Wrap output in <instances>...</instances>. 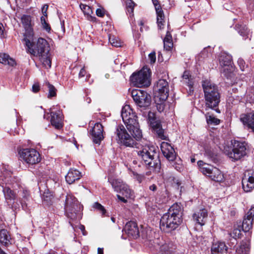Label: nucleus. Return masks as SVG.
<instances>
[{"label": "nucleus", "mask_w": 254, "mask_h": 254, "mask_svg": "<svg viewBox=\"0 0 254 254\" xmlns=\"http://www.w3.org/2000/svg\"><path fill=\"white\" fill-rule=\"evenodd\" d=\"M51 123L57 129H60L63 126V115L61 111H50Z\"/></svg>", "instance_id": "obj_22"}, {"label": "nucleus", "mask_w": 254, "mask_h": 254, "mask_svg": "<svg viewBox=\"0 0 254 254\" xmlns=\"http://www.w3.org/2000/svg\"><path fill=\"white\" fill-rule=\"evenodd\" d=\"M81 177V173L76 169H71L65 176V180L68 184H72Z\"/></svg>", "instance_id": "obj_28"}, {"label": "nucleus", "mask_w": 254, "mask_h": 254, "mask_svg": "<svg viewBox=\"0 0 254 254\" xmlns=\"http://www.w3.org/2000/svg\"><path fill=\"white\" fill-rule=\"evenodd\" d=\"M93 207L98 210L102 215H104L106 212L104 207L98 202L93 204Z\"/></svg>", "instance_id": "obj_45"}, {"label": "nucleus", "mask_w": 254, "mask_h": 254, "mask_svg": "<svg viewBox=\"0 0 254 254\" xmlns=\"http://www.w3.org/2000/svg\"><path fill=\"white\" fill-rule=\"evenodd\" d=\"M172 41V37L170 32L167 31L166 34V36L164 38L163 41Z\"/></svg>", "instance_id": "obj_55"}, {"label": "nucleus", "mask_w": 254, "mask_h": 254, "mask_svg": "<svg viewBox=\"0 0 254 254\" xmlns=\"http://www.w3.org/2000/svg\"><path fill=\"white\" fill-rule=\"evenodd\" d=\"M148 59L150 61V63L153 64L156 62V53L155 52H152L148 55Z\"/></svg>", "instance_id": "obj_50"}, {"label": "nucleus", "mask_w": 254, "mask_h": 254, "mask_svg": "<svg viewBox=\"0 0 254 254\" xmlns=\"http://www.w3.org/2000/svg\"><path fill=\"white\" fill-rule=\"evenodd\" d=\"M29 198V192L27 190H23V198L24 199L23 201L28 200Z\"/></svg>", "instance_id": "obj_53"}, {"label": "nucleus", "mask_w": 254, "mask_h": 254, "mask_svg": "<svg viewBox=\"0 0 254 254\" xmlns=\"http://www.w3.org/2000/svg\"><path fill=\"white\" fill-rule=\"evenodd\" d=\"M212 254H227V247L224 242H217L212 244Z\"/></svg>", "instance_id": "obj_27"}, {"label": "nucleus", "mask_w": 254, "mask_h": 254, "mask_svg": "<svg viewBox=\"0 0 254 254\" xmlns=\"http://www.w3.org/2000/svg\"><path fill=\"white\" fill-rule=\"evenodd\" d=\"M135 151L137 154V159L141 162H143L153 171H160L161 162L154 147L148 145L142 146Z\"/></svg>", "instance_id": "obj_3"}, {"label": "nucleus", "mask_w": 254, "mask_h": 254, "mask_svg": "<svg viewBox=\"0 0 254 254\" xmlns=\"http://www.w3.org/2000/svg\"><path fill=\"white\" fill-rule=\"evenodd\" d=\"M173 244L165 243L160 247V254H173Z\"/></svg>", "instance_id": "obj_36"}, {"label": "nucleus", "mask_w": 254, "mask_h": 254, "mask_svg": "<svg viewBox=\"0 0 254 254\" xmlns=\"http://www.w3.org/2000/svg\"><path fill=\"white\" fill-rule=\"evenodd\" d=\"M116 140L119 144L126 147H132L135 144V138L122 125H119L117 127L116 131Z\"/></svg>", "instance_id": "obj_9"}, {"label": "nucleus", "mask_w": 254, "mask_h": 254, "mask_svg": "<svg viewBox=\"0 0 254 254\" xmlns=\"http://www.w3.org/2000/svg\"><path fill=\"white\" fill-rule=\"evenodd\" d=\"M16 178L12 176V173L7 170H4L0 175V186L2 188V191L7 204L12 209H16L18 204L16 200V193L10 188L13 186Z\"/></svg>", "instance_id": "obj_2"}, {"label": "nucleus", "mask_w": 254, "mask_h": 254, "mask_svg": "<svg viewBox=\"0 0 254 254\" xmlns=\"http://www.w3.org/2000/svg\"><path fill=\"white\" fill-rule=\"evenodd\" d=\"M156 11L157 13V21L158 24V26L160 29H162L164 28V15L163 11L161 8H159V6L157 7L156 6Z\"/></svg>", "instance_id": "obj_30"}, {"label": "nucleus", "mask_w": 254, "mask_h": 254, "mask_svg": "<svg viewBox=\"0 0 254 254\" xmlns=\"http://www.w3.org/2000/svg\"><path fill=\"white\" fill-rule=\"evenodd\" d=\"M149 190L153 191H155L157 190V186L153 184L149 187Z\"/></svg>", "instance_id": "obj_64"}, {"label": "nucleus", "mask_w": 254, "mask_h": 254, "mask_svg": "<svg viewBox=\"0 0 254 254\" xmlns=\"http://www.w3.org/2000/svg\"><path fill=\"white\" fill-rule=\"evenodd\" d=\"M182 215L183 209L180 204H173L161 218V230L166 233H170L176 229L182 222Z\"/></svg>", "instance_id": "obj_1"}, {"label": "nucleus", "mask_w": 254, "mask_h": 254, "mask_svg": "<svg viewBox=\"0 0 254 254\" xmlns=\"http://www.w3.org/2000/svg\"><path fill=\"white\" fill-rule=\"evenodd\" d=\"M242 184L243 189L246 192H250L254 188V171L250 170L245 172Z\"/></svg>", "instance_id": "obj_17"}, {"label": "nucleus", "mask_w": 254, "mask_h": 254, "mask_svg": "<svg viewBox=\"0 0 254 254\" xmlns=\"http://www.w3.org/2000/svg\"><path fill=\"white\" fill-rule=\"evenodd\" d=\"M238 64L239 65V66L241 68V69L242 71H244L245 69V62L242 59H239L238 60Z\"/></svg>", "instance_id": "obj_51"}, {"label": "nucleus", "mask_w": 254, "mask_h": 254, "mask_svg": "<svg viewBox=\"0 0 254 254\" xmlns=\"http://www.w3.org/2000/svg\"><path fill=\"white\" fill-rule=\"evenodd\" d=\"M138 24L140 27V31L142 32L144 30H147L148 27L145 26V21L143 19H140L138 21Z\"/></svg>", "instance_id": "obj_49"}, {"label": "nucleus", "mask_w": 254, "mask_h": 254, "mask_svg": "<svg viewBox=\"0 0 254 254\" xmlns=\"http://www.w3.org/2000/svg\"><path fill=\"white\" fill-rule=\"evenodd\" d=\"M134 6L135 3L132 0H127L126 3V8L134 7Z\"/></svg>", "instance_id": "obj_56"}, {"label": "nucleus", "mask_w": 254, "mask_h": 254, "mask_svg": "<svg viewBox=\"0 0 254 254\" xmlns=\"http://www.w3.org/2000/svg\"><path fill=\"white\" fill-rule=\"evenodd\" d=\"M47 16H41V22L43 28L46 30L47 31L49 32L51 30V27L49 24L46 22V17Z\"/></svg>", "instance_id": "obj_46"}, {"label": "nucleus", "mask_w": 254, "mask_h": 254, "mask_svg": "<svg viewBox=\"0 0 254 254\" xmlns=\"http://www.w3.org/2000/svg\"><path fill=\"white\" fill-rule=\"evenodd\" d=\"M236 30L244 39L249 37V31L244 24H237L235 26Z\"/></svg>", "instance_id": "obj_32"}, {"label": "nucleus", "mask_w": 254, "mask_h": 254, "mask_svg": "<svg viewBox=\"0 0 254 254\" xmlns=\"http://www.w3.org/2000/svg\"><path fill=\"white\" fill-rule=\"evenodd\" d=\"M161 149L163 155L170 161H174L176 157L173 147L168 143L163 142L161 144Z\"/></svg>", "instance_id": "obj_21"}, {"label": "nucleus", "mask_w": 254, "mask_h": 254, "mask_svg": "<svg viewBox=\"0 0 254 254\" xmlns=\"http://www.w3.org/2000/svg\"><path fill=\"white\" fill-rule=\"evenodd\" d=\"M96 15L99 17H103L104 15V11L101 8H98L96 11Z\"/></svg>", "instance_id": "obj_58"}, {"label": "nucleus", "mask_w": 254, "mask_h": 254, "mask_svg": "<svg viewBox=\"0 0 254 254\" xmlns=\"http://www.w3.org/2000/svg\"><path fill=\"white\" fill-rule=\"evenodd\" d=\"M132 174L133 179L139 183H141L145 179L144 175L138 174L134 171H132Z\"/></svg>", "instance_id": "obj_44"}, {"label": "nucleus", "mask_w": 254, "mask_h": 254, "mask_svg": "<svg viewBox=\"0 0 254 254\" xmlns=\"http://www.w3.org/2000/svg\"><path fill=\"white\" fill-rule=\"evenodd\" d=\"M150 70L143 67L137 73H134L130 77V81L134 86L138 87H147L150 84Z\"/></svg>", "instance_id": "obj_8"}, {"label": "nucleus", "mask_w": 254, "mask_h": 254, "mask_svg": "<svg viewBox=\"0 0 254 254\" xmlns=\"http://www.w3.org/2000/svg\"><path fill=\"white\" fill-rule=\"evenodd\" d=\"M208 212L207 210L205 209H201L196 211L193 214V219L198 224L203 226L205 224L207 218Z\"/></svg>", "instance_id": "obj_23"}, {"label": "nucleus", "mask_w": 254, "mask_h": 254, "mask_svg": "<svg viewBox=\"0 0 254 254\" xmlns=\"http://www.w3.org/2000/svg\"><path fill=\"white\" fill-rule=\"evenodd\" d=\"M48 8V5L47 4H45L43 5L42 9V12L43 14V16H47V11Z\"/></svg>", "instance_id": "obj_57"}, {"label": "nucleus", "mask_w": 254, "mask_h": 254, "mask_svg": "<svg viewBox=\"0 0 254 254\" xmlns=\"http://www.w3.org/2000/svg\"><path fill=\"white\" fill-rule=\"evenodd\" d=\"M108 182L111 185L115 191L121 193L127 198L130 197L132 195V190L129 189L128 186L121 180L109 177Z\"/></svg>", "instance_id": "obj_13"}, {"label": "nucleus", "mask_w": 254, "mask_h": 254, "mask_svg": "<svg viewBox=\"0 0 254 254\" xmlns=\"http://www.w3.org/2000/svg\"><path fill=\"white\" fill-rule=\"evenodd\" d=\"M254 216V207H252L247 213V218L250 219H253V217Z\"/></svg>", "instance_id": "obj_52"}, {"label": "nucleus", "mask_w": 254, "mask_h": 254, "mask_svg": "<svg viewBox=\"0 0 254 254\" xmlns=\"http://www.w3.org/2000/svg\"><path fill=\"white\" fill-rule=\"evenodd\" d=\"M0 63L3 64L9 65L11 66H14L16 64L15 61L10 58L9 55L2 53L0 54Z\"/></svg>", "instance_id": "obj_31"}, {"label": "nucleus", "mask_w": 254, "mask_h": 254, "mask_svg": "<svg viewBox=\"0 0 254 254\" xmlns=\"http://www.w3.org/2000/svg\"><path fill=\"white\" fill-rule=\"evenodd\" d=\"M109 41L113 46L119 47L122 44L121 41L116 38L109 37Z\"/></svg>", "instance_id": "obj_47"}, {"label": "nucleus", "mask_w": 254, "mask_h": 254, "mask_svg": "<svg viewBox=\"0 0 254 254\" xmlns=\"http://www.w3.org/2000/svg\"><path fill=\"white\" fill-rule=\"evenodd\" d=\"M40 62L42 63L43 66L46 68H50L51 67V60L49 53L45 54L39 56Z\"/></svg>", "instance_id": "obj_33"}, {"label": "nucleus", "mask_w": 254, "mask_h": 254, "mask_svg": "<svg viewBox=\"0 0 254 254\" xmlns=\"http://www.w3.org/2000/svg\"><path fill=\"white\" fill-rule=\"evenodd\" d=\"M127 13H128L130 15H133L134 7H130V8H126Z\"/></svg>", "instance_id": "obj_63"}, {"label": "nucleus", "mask_w": 254, "mask_h": 254, "mask_svg": "<svg viewBox=\"0 0 254 254\" xmlns=\"http://www.w3.org/2000/svg\"><path fill=\"white\" fill-rule=\"evenodd\" d=\"M18 153L21 160L29 165H34L41 160L40 154L33 148H23L20 149Z\"/></svg>", "instance_id": "obj_12"}, {"label": "nucleus", "mask_w": 254, "mask_h": 254, "mask_svg": "<svg viewBox=\"0 0 254 254\" xmlns=\"http://www.w3.org/2000/svg\"><path fill=\"white\" fill-rule=\"evenodd\" d=\"M158 91L157 97L162 102L166 101L169 96V85L168 82L163 79H159L156 84Z\"/></svg>", "instance_id": "obj_16"}, {"label": "nucleus", "mask_w": 254, "mask_h": 254, "mask_svg": "<svg viewBox=\"0 0 254 254\" xmlns=\"http://www.w3.org/2000/svg\"><path fill=\"white\" fill-rule=\"evenodd\" d=\"M91 133L93 141L99 144L104 138L103 126L99 123H96L93 127Z\"/></svg>", "instance_id": "obj_18"}, {"label": "nucleus", "mask_w": 254, "mask_h": 254, "mask_svg": "<svg viewBox=\"0 0 254 254\" xmlns=\"http://www.w3.org/2000/svg\"><path fill=\"white\" fill-rule=\"evenodd\" d=\"M181 82L189 87L188 93L190 94L193 91V78L188 71H185L183 75Z\"/></svg>", "instance_id": "obj_24"}, {"label": "nucleus", "mask_w": 254, "mask_h": 254, "mask_svg": "<svg viewBox=\"0 0 254 254\" xmlns=\"http://www.w3.org/2000/svg\"><path fill=\"white\" fill-rule=\"evenodd\" d=\"M25 42L27 52L34 56L39 57L49 53V47L47 41L39 38L37 41H34V37L23 40Z\"/></svg>", "instance_id": "obj_6"}, {"label": "nucleus", "mask_w": 254, "mask_h": 254, "mask_svg": "<svg viewBox=\"0 0 254 254\" xmlns=\"http://www.w3.org/2000/svg\"><path fill=\"white\" fill-rule=\"evenodd\" d=\"M40 90V86L39 83H35L32 86V91L34 93H37Z\"/></svg>", "instance_id": "obj_54"}, {"label": "nucleus", "mask_w": 254, "mask_h": 254, "mask_svg": "<svg viewBox=\"0 0 254 254\" xmlns=\"http://www.w3.org/2000/svg\"><path fill=\"white\" fill-rule=\"evenodd\" d=\"M121 116L128 131L136 140L141 138L142 132L139 127L137 117L129 105H126L123 107Z\"/></svg>", "instance_id": "obj_5"}, {"label": "nucleus", "mask_w": 254, "mask_h": 254, "mask_svg": "<svg viewBox=\"0 0 254 254\" xmlns=\"http://www.w3.org/2000/svg\"><path fill=\"white\" fill-rule=\"evenodd\" d=\"M131 95L137 106L145 109L150 106L151 97L146 91L140 89H133Z\"/></svg>", "instance_id": "obj_10"}, {"label": "nucleus", "mask_w": 254, "mask_h": 254, "mask_svg": "<svg viewBox=\"0 0 254 254\" xmlns=\"http://www.w3.org/2000/svg\"><path fill=\"white\" fill-rule=\"evenodd\" d=\"M224 75L227 77L228 80H230V82H227L229 84H234L236 83V80L235 79V75L233 72L227 73L225 70L224 72Z\"/></svg>", "instance_id": "obj_43"}, {"label": "nucleus", "mask_w": 254, "mask_h": 254, "mask_svg": "<svg viewBox=\"0 0 254 254\" xmlns=\"http://www.w3.org/2000/svg\"><path fill=\"white\" fill-rule=\"evenodd\" d=\"M4 28L1 23H0V36H3Z\"/></svg>", "instance_id": "obj_61"}, {"label": "nucleus", "mask_w": 254, "mask_h": 254, "mask_svg": "<svg viewBox=\"0 0 254 254\" xmlns=\"http://www.w3.org/2000/svg\"><path fill=\"white\" fill-rule=\"evenodd\" d=\"M253 220V219L245 217L242 226L243 231L246 232H248L252 228Z\"/></svg>", "instance_id": "obj_39"}, {"label": "nucleus", "mask_w": 254, "mask_h": 254, "mask_svg": "<svg viewBox=\"0 0 254 254\" xmlns=\"http://www.w3.org/2000/svg\"><path fill=\"white\" fill-rule=\"evenodd\" d=\"M117 196L118 198L121 201H122L124 203H126L127 202V200L126 199H125L124 197L121 196L119 194H117Z\"/></svg>", "instance_id": "obj_62"}, {"label": "nucleus", "mask_w": 254, "mask_h": 254, "mask_svg": "<svg viewBox=\"0 0 254 254\" xmlns=\"http://www.w3.org/2000/svg\"><path fill=\"white\" fill-rule=\"evenodd\" d=\"M250 250L249 244L243 242L239 248L237 249L236 253L237 254H249Z\"/></svg>", "instance_id": "obj_37"}, {"label": "nucleus", "mask_w": 254, "mask_h": 254, "mask_svg": "<svg viewBox=\"0 0 254 254\" xmlns=\"http://www.w3.org/2000/svg\"><path fill=\"white\" fill-rule=\"evenodd\" d=\"M31 16L27 15H23L21 18V23L25 29L24 39H30L34 37L33 25L32 24Z\"/></svg>", "instance_id": "obj_15"}, {"label": "nucleus", "mask_w": 254, "mask_h": 254, "mask_svg": "<svg viewBox=\"0 0 254 254\" xmlns=\"http://www.w3.org/2000/svg\"><path fill=\"white\" fill-rule=\"evenodd\" d=\"M202 86L204 94L205 107L220 113V110L216 108L220 102V94L217 86L208 80L203 81Z\"/></svg>", "instance_id": "obj_4"}, {"label": "nucleus", "mask_w": 254, "mask_h": 254, "mask_svg": "<svg viewBox=\"0 0 254 254\" xmlns=\"http://www.w3.org/2000/svg\"><path fill=\"white\" fill-rule=\"evenodd\" d=\"M241 228V225L238 226L234 225L233 231L229 233L230 237L235 239L240 238L242 235Z\"/></svg>", "instance_id": "obj_41"}, {"label": "nucleus", "mask_w": 254, "mask_h": 254, "mask_svg": "<svg viewBox=\"0 0 254 254\" xmlns=\"http://www.w3.org/2000/svg\"><path fill=\"white\" fill-rule=\"evenodd\" d=\"M44 86L48 89V98H50L56 96L57 89L53 85L48 82H46L44 83Z\"/></svg>", "instance_id": "obj_40"}, {"label": "nucleus", "mask_w": 254, "mask_h": 254, "mask_svg": "<svg viewBox=\"0 0 254 254\" xmlns=\"http://www.w3.org/2000/svg\"><path fill=\"white\" fill-rule=\"evenodd\" d=\"M0 244L2 246L8 247L12 244V239L9 232L4 229L0 230Z\"/></svg>", "instance_id": "obj_26"}, {"label": "nucleus", "mask_w": 254, "mask_h": 254, "mask_svg": "<svg viewBox=\"0 0 254 254\" xmlns=\"http://www.w3.org/2000/svg\"><path fill=\"white\" fill-rule=\"evenodd\" d=\"M148 120L150 126L157 136L162 139H166V137L164 135V130L162 127L161 122L156 120L154 113L151 112H148Z\"/></svg>", "instance_id": "obj_14"}, {"label": "nucleus", "mask_w": 254, "mask_h": 254, "mask_svg": "<svg viewBox=\"0 0 254 254\" xmlns=\"http://www.w3.org/2000/svg\"><path fill=\"white\" fill-rule=\"evenodd\" d=\"M82 207L76 197L72 194H67L66 196L64 210L66 216L74 220L81 218V211Z\"/></svg>", "instance_id": "obj_7"}, {"label": "nucleus", "mask_w": 254, "mask_h": 254, "mask_svg": "<svg viewBox=\"0 0 254 254\" xmlns=\"http://www.w3.org/2000/svg\"><path fill=\"white\" fill-rule=\"evenodd\" d=\"M80 7L85 15H87L89 16L88 19L91 21H94L96 19V17L94 16H91V14L93 13L91 8L86 4H80Z\"/></svg>", "instance_id": "obj_34"}, {"label": "nucleus", "mask_w": 254, "mask_h": 254, "mask_svg": "<svg viewBox=\"0 0 254 254\" xmlns=\"http://www.w3.org/2000/svg\"><path fill=\"white\" fill-rule=\"evenodd\" d=\"M206 120V122L210 125H218L220 123V120L215 118L213 115H210L209 113H207L205 115Z\"/></svg>", "instance_id": "obj_38"}, {"label": "nucleus", "mask_w": 254, "mask_h": 254, "mask_svg": "<svg viewBox=\"0 0 254 254\" xmlns=\"http://www.w3.org/2000/svg\"><path fill=\"white\" fill-rule=\"evenodd\" d=\"M198 166L199 167V171H200L201 167L207 165V164L204 163L202 161H198L197 162Z\"/></svg>", "instance_id": "obj_60"}, {"label": "nucleus", "mask_w": 254, "mask_h": 254, "mask_svg": "<svg viewBox=\"0 0 254 254\" xmlns=\"http://www.w3.org/2000/svg\"><path fill=\"white\" fill-rule=\"evenodd\" d=\"M220 63L224 66H228L232 63V57L231 55L226 53H222L220 57Z\"/></svg>", "instance_id": "obj_35"}, {"label": "nucleus", "mask_w": 254, "mask_h": 254, "mask_svg": "<svg viewBox=\"0 0 254 254\" xmlns=\"http://www.w3.org/2000/svg\"><path fill=\"white\" fill-rule=\"evenodd\" d=\"M164 42V48L166 51H170L173 47V42L172 41H163Z\"/></svg>", "instance_id": "obj_48"}, {"label": "nucleus", "mask_w": 254, "mask_h": 254, "mask_svg": "<svg viewBox=\"0 0 254 254\" xmlns=\"http://www.w3.org/2000/svg\"><path fill=\"white\" fill-rule=\"evenodd\" d=\"M124 230L129 237L133 239H136L139 236V231L137 223L132 221H130L126 223Z\"/></svg>", "instance_id": "obj_19"}, {"label": "nucleus", "mask_w": 254, "mask_h": 254, "mask_svg": "<svg viewBox=\"0 0 254 254\" xmlns=\"http://www.w3.org/2000/svg\"><path fill=\"white\" fill-rule=\"evenodd\" d=\"M161 149L163 155L170 161H174L176 157L173 147L168 143L163 142L161 144Z\"/></svg>", "instance_id": "obj_20"}, {"label": "nucleus", "mask_w": 254, "mask_h": 254, "mask_svg": "<svg viewBox=\"0 0 254 254\" xmlns=\"http://www.w3.org/2000/svg\"><path fill=\"white\" fill-rule=\"evenodd\" d=\"M212 180L221 182L224 180V175L218 168L214 167L209 177Z\"/></svg>", "instance_id": "obj_29"}, {"label": "nucleus", "mask_w": 254, "mask_h": 254, "mask_svg": "<svg viewBox=\"0 0 254 254\" xmlns=\"http://www.w3.org/2000/svg\"><path fill=\"white\" fill-rule=\"evenodd\" d=\"M225 153L234 161L240 159L246 155V144L245 142L235 140L231 150H225Z\"/></svg>", "instance_id": "obj_11"}, {"label": "nucleus", "mask_w": 254, "mask_h": 254, "mask_svg": "<svg viewBox=\"0 0 254 254\" xmlns=\"http://www.w3.org/2000/svg\"><path fill=\"white\" fill-rule=\"evenodd\" d=\"M86 71L84 67L82 68L79 73V77H84L85 75Z\"/></svg>", "instance_id": "obj_59"}, {"label": "nucleus", "mask_w": 254, "mask_h": 254, "mask_svg": "<svg viewBox=\"0 0 254 254\" xmlns=\"http://www.w3.org/2000/svg\"><path fill=\"white\" fill-rule=\"evenodd\" d=\"M240 120L244 125L252 128L254 132V111L247 114H242L241 116Z\"/></svg>", "instance_id": "obj_25"}, {"label": "nucleus", "mask_w": 254, "mask_h": 254, "mask_svg": "<svg viewBox=\"0 0 254 254\" xmlns=\"http://www.w3.org/2000/svg\"><path fill=\"white\" fill-rule=\"evenodd\" d=\"M214 168V167L212 166L207 164V165H204V166L201 167L200 172L204 175L209 177Z\"/></svg>", "instance_id": "obj_42"}]
</instances>
